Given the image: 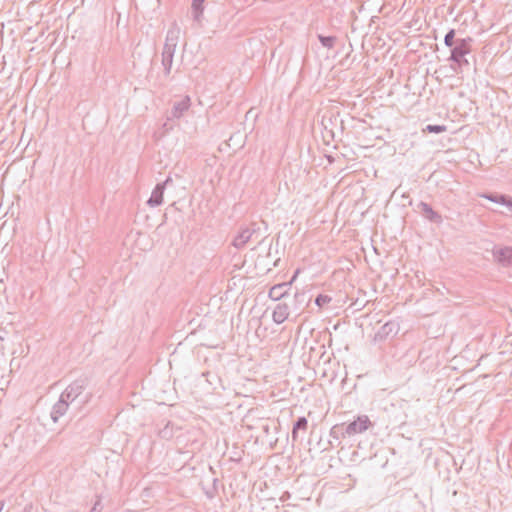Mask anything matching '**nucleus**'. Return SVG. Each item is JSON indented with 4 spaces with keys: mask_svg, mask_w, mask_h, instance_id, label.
Returning a JSON list of instances; mask_svg holds the SVG:
<instances>
[{
    "mask_svg": "<svg viewBox=\"0 0 512 512\" xmlns=\"http://www.w3.org/2000/svg\"><path fill=\"white\" fill-rule=\"evenodd\" d=\"M260 229V225L257 222H252L248 226L241 227L237 235L234 237L232 245L236 249H243L254 235L259 234Z\"/></svg>",
    "mask_w": 512,
    "mask_h": 512,
    "instance_id": "1",
    "label": "nucleus"
},
{
    "mask_svg": "<svg viewBox=\"0 0 512 512\" xmlns=\"http://www.w3.org/2000/svg\"><path fill=\"white\" fill-rule=\"evenodd\" d=\"M86 386L87 383L85 379L75 380L66 387V389L61 393V396L63 399L68 401L70 405H73L78 400V398L82 396Z\"/></svg>",
    "mask_w": 512,
    "mask_h": 512,
    "instance_id": "2",
    "label": "nucleus"
},
{
    "mask_svg": "<svg viewBox=\"0 0 512 512\" xmlns=\"http://www.w3.org/2000/svg\"><path fill=\"white\" fill-rule=\"evenodd\" d=\"M472 41L473 39L471 37L457 39L456 45L451 48V54L448 60L455 63L465 58V56L471 52Z\"/></svg>",
    "mask_w": 512,
    "mask_h": 512,
    "instance_id": "3",
    "label": "nucleus"
},
{
    "mask_svg": "<svg viewBox=\"0 0 512 512\" xmlns=\"http://www.w3.org/2000/svg\"><path fill=\"white\" fill-rule=\"evenodd\" d=\"M180 37V27L176 22H173L169 30L167 31L165 43L162 52L175 54L176 47L178 45Z\"/></svg>",
    "mask_w": 512,
    "mask_h": 512,
    "instance_id": "4",
    "label": "nucleus"
},
{
    "mask_svg": "<svg viewBox=\"0 0 512 512\" xmlns=\"http://www.w3.org/2000/svg\"><path fill=\"white\" fill-rule=\"evenodd\" d=\"M372 426V422L370 421L367 415H360L356 418V420L350 422L349 424H345V433L348 434V437L354 436L359 433H363L368 428Z\"/></svg>",
    "mask_w": 512,
    "mask_h": 512,
    "instance_id": "5",
    "label": "nucleus"
},
{
    "mask_svg": "<svg viewBox=\"0 0 512 512\" xmlns=\"http://www.w3.org/2000/svg\"><path fill=\"white\" fill-rule=\"evenodd\" d=\"M171 182V178L168 177L165 181L161 182V183H158L152 193H151V196L150 198L147 200V204L150 206V207H157V206H160L162 203H163V195H164V190L166 188V185Z\"/></svg>",
    "mask_w": 512,
    "mask_h": 512,
    "instance_id": "6",
    "label": "nucleus"
},
{
    "mask_svg": "<svg viewBox=\"0 0 512 512\" xmlns=\"http://www.w3.org/2000/svg\"><path fill=\"white\" fill-rule=\"evenodd\" d=\"M417 212L432 223L441 224L443 221L442 216L434 211L431 205L426 202L421 201L418 203Z\"/></svg>",
    "mask_w": 512,
    "mask_h": 512,
    "instance_id": "7",
    "label": "nucleus"
},
{
    "mask_svg": "<svg viewBox=\"0 0 512 512\" xmlns=\"http://www.w3.org/2000/svg\"><path fill=\"white\" fill-rule=\"evenodd\" d=\"M492 254L494 260L502 266H512V247L494 248Z\"/></svg>",
    "mask_w": 512,
    "mask_h": 512,
    "instance_id": "8",
    "label": "nucleus"
},
{
    "mask_svg": "<svg viewBox=\"0 0 512 512\" xmlns=\"http://www.w3.org/2000/svg\"><path fill=\"white\" fill-rule=\"evenodd\" d=\"M399 326L396 322L389 321L382 325L380 329L374 335V341L381 342L387 339L390 335H396L398 333Z\"/></svg>",
    "mask_w": 512,
    "mask_h": 512,
    "instance_id": "9",
    "label": "nucleus"
},
{
    "mask_svg": "<svg viewBox=\"0 0 512 512\" xmlns=\"http://www.w3.org/2000/svg\"><path fill=\"white\" fill-rule=\"evenodd\" d=\"M289 306L286 303H278L273 310L272 319L276 324H282L289 317Z\"/></svg>",
    "mask_w": 512,
    "mask_h": 512,
    "instance_id": "10",
    "label": "nucleus"
},
{
    "mask_svg": "<svg viewBox=\"0 0 512 512\" xmlns=\"http://www.w3.org/2000/svg\"><path fill=\"white\" fill-rule=\"evenodd\" d=\"M69 406L70 404L68 401L63 399V397L60 395L59 400L54 404L51 411V418L53 422H57L58 419L67 412Z\"/></svg>",
    "mask_w": 512,
    "mask_h": 512,
    "instance_id": "11",
    "label": "nucleus"
},
{
    "mask_svg": "<svg viewBox=\"0 0 512 512\" xmlns=\"http://www.w3.org/2000/svg\"><path fill=\"white\" fill-rule=\"evenodd\" d=\"M290 283H281L274 285L268 293L270 299L278 301L288 294Z\"/></svg>",
    "mask_w": 512,
    "mask_h": 512,
    "instance_id": "12",
    "label": "nucleus"
},
{
    "mask_svg": "<svg viewBox=\"0 0 512 512\" xmlns=\"http://www.w3.org/2000/svg\"><path fill=\"white\" fill-rule=\"evenodd\" d=\"M483 197L494 202V203L505 205L509 209V211L512 213V198L510 196H507L504 194L489 193V194H484Z\"/></svg>",
    "mask_w": 512,
    "mask_h": 512,
    "instance_id": "13",
    "label": "nucleus"
},
{
    "mask_svg": "<svg viewBox=\"0 0 512 512\" xmlns=\"http://www.w3.org/2000/svg\"><path fill=\"white\" fill-rule=\"evenodd\" d=\"M180 430V427L176 426L173 422L167 421L165 425L159 429L158 435L161 439L171 440L175 432Z\"/></svg>",
    "mask_w": 512,
    "mask_h": 512,
    "instance_id": "14",
    "label": "nucleus"
},
{
    "mask_svg": "<svg viewBox=\"0 0 512 512\" xmlns=\"http://www.w3.org/2000/svg\"><path fill=\"white\" fill-rule=\"evenodd\" d=\"M190 107V98L186 96L181 101L174 103L172 109V116L175 118H179L182 114L187 111Z\"/></svg>",
    "mask_w": 512,
    "mask_h": 512,
    "instance_id": "15",
    "label": "nucleus"
},
{
    "mask_svg": "<svg viewBox=\"0 0 512 512\" xmlns=\"http://www.w3.org/2000/svg\"><path fill=\"white\" fill-rule=\"evenodd\" d=\"M307 428H308V420L306 419V417H304V416L299 417L293 425V429H292V433H291L292 440L296 441L298 439V432L300 430L306 431Z\"/></svg>",
    "mask_w": 512,
    "mask_h": 512,
    "instance_id": "16",
    "label": "nucleus"
},
{
    "mask_svg": "<svg viewBox=\"0 0 512 512\" xmlns=\"http://www.w3.org/2000/svg\"><path fill=\"white\" fill-rule=\"evenodd\" d=\"M161 56H162L161 64L163 66L164 76L168 77L170 75V73H171L173 59H174V54H169V53L162 52Z\"/></svg>",
    "mask_w": 512,
    "mask_h": 512,
    "instance_id": "17",
    "label": "nucleus"
},
{
    "mask_svg": "<svg viewBox=\"0 0 512 512\" xmlns=\"http://www.w3.org/2000/svg\"><path fill=\"white\" fill-rule=\"evenodd\" d=\"M191 8L193 13V19L197 22H200L204 12V0H192Z\"/></svg>",
    "mask_w": 512,
    "mask_h": 512,
    "instance_id": "18",
    "label": "nucleus"
},
{
    "mask_svg": "<svg viewBox=\"0 0 512 512\" xmlns=\"http://www.w3.org/2000/svg\"><path fill=\"white\" fill-rule=\"evenodd\" d=\"M345 423L336 424L332 426L330 429V437L335 440H340L348 436V434L345 433Z\"/></svg>",
    "mask_w": 512,
    "mask_h": 512,
    "instance_id": "19",
    "label": "nucleus"
},
{
    "mask_svg": "<svg viewBox=\"0 0 512 512\" xmlns=\"http://www.w3.org/2000/svg\"><path fill=\"white\" fill-rule=\"evenodd\" d=\"M317 38L320 41L321 45L327 49L334 48L335 43L337 41L336 36H324L322 34H318Z\"/></svg>",
    "mask_w": 512,
    "mask_h": 512,
    "instance_id": "20",
    "label": "nucleus"
},
{
    "mask_svg": "<svg viewBox=\"0 0 512 512\" xmlns=\"http://www.w3.org/2000/svg\"><path fill=\"white\" fill-rule=\"evenodd\" d=\"M456 32L454 29H450L445 37H444V44L445 46L452 48L456 45L457 39H455Z\"/></svg>",
    "mask_w": 512,
    "mask_h": 512,
    "instance_id": "21",
    "label": "nucleus"
},
{
    "mask_svg": "<svg viewBox=\"0 0 512 512\" xmlns=\"http://www.w3.org/2000/svg\"><path fill=\"white\" fill-rule=\"evenodd\" d=\"M446 130H447V127L445 125H432V124L427 125L426 128L424 129V131H427L429 133H435V134L445 132Z\"/></svg>",
    "mask_w": 512,
    "mask_h": 512,
    "instance_id": "22",
    "label": "nucleus"
},
{
    "mask_svg": "<svg viewBox=\"0 0 512 512\" xmlns=\"http://www.w3.org/2000/svg\"><path fill=\"white\" fill-rule=\"evenodd\" d=\"M332 298L328 295L319 294L315 299V304L322 308L325 304L330 303Z\"/></svg>",
    "mask_w": 512,
    "mask_h": 512,
    "instance_id": "23",
    "label": "nucleus"
},
{
    "mask_svg": "<svg viewBox=\"0 0 512 512\" xmlns=\"http://www.w3.org/2000/svg\"><path fill=\"white\" fill-rule=\"evenodd\" d=\"M294 298H295V301H296V302H299V303H303V302H305V301H307V300H308V301L310 300V299L307 297L306 292H304V291H303V292H297V293H295Z\"/></svg>",
    "mask_w": 512,
    "mask_h": 512,
    "instance_id": "24",
    "label": "nucleus"
},
{
    "mask_svg": "<svg viewBox=\"0 0 512 512\" xmlns=\"http://www.w3.org/2000/svg\"><path fill=\"white\" fill-rule=\"evenodd\" d=\"M101 510H102L101 498L99 496H97V501L94 503L90 512H101Z\"/></svg>",
    "mask_w": 512,
    "mask_h": 512,
    "instance_id": "25",
    "label": "nucleus"
},
{
    "mask_svg": "<svg viewBox=\"0 0 512 512\" xmlns=\"http://www.w3.org/2000/svg\"><path fill=\"white\" fill-rule=\"evenodd\" d=\"M455 64L458 66L459 70H462V68L464 66L469 65V62L466 58H462L461 60H458L457 62H455Z\"/></svg>",
    "mask_w": 512,
    "mask_h": 512,
    "instance_id": "26",
    "label": "nucleus"
},
{
    "mask_svg": "<svg viewBox=\"0 0 512 512\" xmlns=\"http://www.w3.org/2000/svg\"><path fill=\"white\" fill-rule=\"evenodd\" d=\"M89 397H90V395H89V396H88V395H86V396H84L83 398H81V399L78 401V406H77V407H79L81 404H83V403L87 402V401L89 400Z\"/></svg>",
    "mask_w": 512,
    "mask_h": 512,
    "instance_id": "27",
    "label": "nucleus"
},
{
    "mask_svg": "<svg viewBox=\"0 0 512 512\" xmlns=\"http://www.w3.org/2000/svg\"><path fill=\"white\" fill-rule=\"evenodd\" d=\"M298 273H299V270H296V271H295V273H294V275H293V277H292V280H294V279L296 278V276L298 275Z\"/></svg>",
    "mask_w": 512,
    "mask_h": 512,
    "instance_id": "28",
    "label": "nucleus"
},
{
    "mask_svg": "<svg viewBox=\"0 0 512 512\" xmlns=\"http://www.w3.org/2000/svg\"><path fill=\"white\" fill-rule=\"evenodd\" d=\"M327 133H328L332 138L334 137V133H333V131H332V130L327 131Z\"/></svg>",
    "mask_w": 512,
    "mask_h": 512,
    "instance_id": "29",
    "label": "nucleus"
},
{
    "mask_svg": "<svg viewBox=\"0 0 512 512\" xmlns=\"http://www.w3.org/2000/svg\"><path fill=\"white\" fill-rule=\"evenodd\" d=\"M264 430H265V432H266V433H268V432H269V427H268V426H265V427H264Z\"/></svg>",
    "mask_w": 512,
    "mask_h": 512,
    "instance_id": "30",
    "label": "nucleus"
},
{
    "mask_svg": "<svg viewBox=\"0 0 512 512\" xmlns=\"http://www.w3.org/2000/svg\"><path fill=\"white\" fill-rule=\"evenodd\" d=\"M265 240H266V237H264V238L259 242V244H262L263 242H265Z\"/></svg>",
    "mask_w": 512,
    "mask_h": 512,
    "instance_id": "31",
    "label": "nucleus"
}]
</instances>
